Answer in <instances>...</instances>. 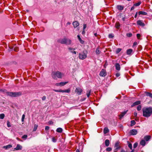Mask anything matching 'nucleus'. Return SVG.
Returning <instances> with one entry per match:
<instances>
[{
    "label": "nucleus",
    "instance_id": "32",
    "mask_svg": "<svg viewBox=\"0 0 152 152\" xmlns=\"http://www.w3.org/2000/svg\"><path fill=\"white\" fill-rule=\"evenodd\" d=\"M38 126V125H36V124H34V128L33 129V131H34V132L36 131V130L37 129Z\"/></svg>",
    "mask_w": 152,
    "mask_h": 152
},
{
    "label": "nucleus",
    "instance_id": "61",
    "mask_svg": "<svg viewBox=\"0 0 152 152\" xmlns=\"http://www.w3.org/2000/svg\"><path fill=\"white\" fill-rule=\"evenodd\" d=\"M115 146H116V147H116V149H118V148H118V147L117 146L116 144H115Z\"/></svg>",
    "mask_w": 152,
    "mask_h": 152
},
{
    "label": "nucleus",
    "instance_id": "53",
    "mask_svg": "<svg viewBox=\"0 0 152 152\" xmlns=\"http://www.w3.org/2000/svg\"><path fill=\"white\" fill-rule=\"evenodd\" d=\"M48 123L50 125L53 124V122L51 121H50L48 122Z\"/></svg>",
    "mask_w": 152,
    "mask_h": 152
},
{
    "label": "nucleus",
    "instance_id": "47",
    "mask_svg": "<svg viewBox=\"0 0 152 152\" xmlns=\"http://www.w3.org/2000/svg\"><path fill=\"white\" fill-rule=\"evenodd\" d=\"M68 50H73L74 51L75 50V48H72L71 47H69L68 48Z\"/></svg>",
    "mask_w": 152,
    "mask_h": 152
},
{
    "label": "nucleus",
    "instance_id": "50",
    "mask_svg": "<svg viewBox=\"0 0 152 152\" xmlns=\"http://www.w3.org/2000/svg\"><path fill=\"white\" fill-rule=\"evenodd\" d=\"M137 38L138 39H139L140 37V34H137Z\"/></svg>",
    "mask_w": 152,
    "mask_h": 152
},
{
    "label": "nucleus",
    "instance_id": "7",
    "mask_svg": "<svg viewBox=\"0 0 152 152\" xmlns=\"http://www.w3.org/2000/svg\"><path fill=\"white\" fill-rule=\"evenodd\" d=\"M106 75V72L104 69H102L99 73V75L102 77H104Z\"/></svg>",
    "mask_w": 152,
    "mask_h": 152
},
{
    "label": "nucleus",
    "instance_id": "46",
    "mask_svg": "<svg viewBox=\"0 0 152 152\" xmlns=\"http://www.w3.org/2000/svg\"><path fill=\"white\" fill-rule=\"evenodd\" d=\"M52 141L53 142H55L56 141V139L54 137L52 139Z\"/></svg>",
    "mask_w": 152,
    "mask_h": 152
},
{
    "label": "nucleus",
    "instance_id": "51",
    "mask_svg": "<svg viewBox=\"0 0 152 152\" xmlns=\"http://www.w3.org/2000/svg\"><path fill=\"white\" fill-rule=\"evenodd\" d=\"M46 98V96H43L42 98V100H45Z\"/></svg>",
    "mask_w": 152,
    "mask_h": 152
},
{
    "label": "nucleus",
    "instance_id": "58",
    "mask_svg": "<svg viewBox=\"0 0 152 152\" xmlns=\"http://www.w3.org/2000/svg\"><path fill=\"white\" fill-rule=\"evenodd\" d=\"M134 7H131V10H134Z\"/></svg>",
    "mask_w": 152,
    "mask_h": 152
},
{
    "label": "nucleus",
    "instance_id": "40",
    "mask_svg": "<svg viewBox=\"0 0 152 152\" xmlns=\"http://www.w3.org/2000/svg\"><path fill=\"white\" fill-rule=\"evenodd\" d=\"M69 51L72 54H76V52L75 51L73 50H69Z\"/></svg>",
    "mask_w": 152,
    "mask_h": 152
},
{
    "label": "nucleus",
    "instance_id": "49",
    "mask_svg": "<svg viewBox=\"0 0 152 152\" xmlns=\"http://www.w3.org/2000/svg\"><path fill=\"white\" fill-rule=\"evenodd\" d=\"M49 128H50V127L49 126H46L45 127V130L46 131H47V130H49Z\"/></svg>",
    "mask_w": 152,
    "mask_h": 152
},
{
    "label": "nucleus",
    "instance_id": "27",
    "mask_svg": "<svg viewBox=\"0 0 152 152\" xmlns=\"http://www.w3.org/2000/svg\"><path fill=\"white\" fill-rule=\"evenodd\" d=\"M127 143L128 144V146L130 148L131 150L132 149V144H131L128 141Z\"/></svg>",
    "mask_w": 152,
    "mask_h": 152
},
{
    "label": "nucleus",
    "instance_id": "9",
    "mask_svg": "<svg viewBox=\"0 0 152 152\" xmlns=\"http://www.w3.org/2000/svg\"><path fill=\"white\" fill-rule=\"evenodd\" d=\"M68 82H61L60 83H57L56 84V85L57 86H63L66 83Z\"/></svg>",
    "mask_w": 152,
    "mask_h": 152
},
{
    "label": "nucleus",
    "instance_id": "13",
    "mask_svg": "<svg viewBox=\"0 0 152 152\" xmlns=\"http://www.w3.org/2000/svg\"><path fill=\"white\" fill-rule=\"evenodd\" d=\"M127 110L121 113V114L119 115V117L120 119L126 113Z\"/></svg>",
    "mask_w": 152,
    "mask_h": 152
},
{
    "label": "nucleus",
    "instance_id": "57",
    "mask_svg": "<svg viewBox=\"0 0 152 152\" xmlns=\"http://www.w3.org/2000/svg\"><path fill=\"white\" fill-rule=\"evenodd\" d=\"M137 12H136V14L134 16V17L136 18L137 16Z\"/></svg>",
    "mask_w": 152,
    "mask_h": 152
},
{
    "label": "nucleus",
    "instance_id": "62",
    "mask_svg": "<svg viewBox=\"0 0 152 152\" xmlns=\"http://www.w3.org/2000/svg\"><path fill=\"white\" fill-rule=\"evenodd\" d=\"M94 36H95L96 37L97 35V33H95V34H94Z\"/></svg>",
    "mask_w": 152,
    "mask_h": 152
},
{
    "label": "nucleus",
    "instance_id": "6",
    "mask_svg": "<svg viewBox=\"0 0 152 152\" xmlns=\"http://www.w3.org/2000/svg\"><path fill=\"white\" fill-rule=\"evenodd\" d=\"M75 93L78 95H80L83 91L82 89L79 88H77L75 91Z\"/></svg>",
    "mask_w": 152,
    "mask_h": 152
},
{
    "label": "nucleus",
    "instance_id": "54",
    "mask_svg": "<svg viewBox=\"0 0 152 152\" xmlns=\"http://www.w3.org/2000/svg\"><path fill=\"white\" fill-rule=\"evenodd\" d=\"M116 76L117 77H118L120 76V74L118 73H117L116 74Z\"/></svg>",
    "mask_w": 152,
    "mask_h": 152
},
{
    "label": "nucleus",
    "instance_id": "45",
    "mask_svg": "<svg viewBox=\"0 0 152 152\" xmlns=\"http://www.w3.org/2000/svg\"><path fill=\"white\" fill-rule=\"evenodd\" d=\"M114 37V36L112 34H110L109 35V37L110 38H113Z\"/></svg>",
    "mask_w": 152,
    "mask_h": 152
},
{
    "label": "nucleus",
    "instance_id": "14",
    "mask_svg": "<svg viewBox=\"0 0 152 152\" xmlns=\"http://www.w3.org/2000/svg\"><path fill=\"white\" fill-rule=\"evenodd\" d=\"M22 148V146L20 144H18L16 147L15 148L16 150H21Z\"/></svg>",
    "mask_w": 152,
    "mask_h": 152
},
{
    "label": "nucleus",
    "instance_id": "44",
    "mask_svg": "<svg viewBox=\"0 0 152 152\" xmlns=\"http://www.w3.org/2000/svg\"><path fill=\"white\" fill-rule=\"evenodd\" d=\"M53 91L56 92H62V90H54Z\"/></svg>",
    "mask_w": 152,
    "mask_h": 152
},
{
    "label": "nucleus",
    "instance_id": "10",
    "mask_svg": "<svg viewBox=\"0 0 152 152\" xmlns=\"http://www.w3.org/2000/svg\"><path fill=\"white\" fill-rule=\"evenodd\" d=\"M137 24L138 25L144 26H145V24L141 20H138L137 22Z\"/></svg>",
    "mask_w": 152,
    "mask_h": 152
},
{
    "label": "nucleus",
    "instance_id": "2",
    "mask_svg": "<svg viewBox=\"0 0 152 152\" xmlns=\"http://www.w3.org/2000/svg\"><path fill=\"white\" fill-rule=\"evenodd\" d=\"M63 75V73L59 71L53 72L52 74V77L54 79H56V77L61 78Z\"/></svg>",
    "mask_w": 152,
    "mask_h": 152
},
{
    "label": "nucleus",
    "instance_id": "29",
    "mask_svg": "<svg viewBox=\"0 0 152 152\" xmlns=\"http://www.w3.org/2000/svg\"><path fill=\"white\" fill-rule=\"evenodd\" d=\"M70 89H68L67 90H62V92H65V93H69L70 92Z\"/></svg>",
    "mask_w": 152,
    "mask_h": 152
},
{
    "label": "nucleus",
    "instance_id": "8",
    "mask_svg": "<svg viewBox=\"0 0 152 152\" xmlns=\"http://www.w3.org/2000/svg\"><path fill=\"white\" fill-rule=\"evenodd\" d=\"M137 131L136 129H133L130 131V133L132 135H135L137 133Z\"/></svg>",
    "mask_w": 152,
    "mask_h": 152
},
{
    "label": "nucleus",
    "instance_id": "18",
    "mask_svg": "<svg viewBox=\"0 0 152 152\" xmlns=\"http://www.w3.org/2000/svg\"><path fill=\"white\" fill-rule=\"evenodd\" d=\"M151 138V136H145L144 137V139L145 140L148 141Z\"/></svg>",
    "mask_w": 152,
    "mask_h": 152
},
{
    "label": "nucleus",
    "instance_id": "11",
    "mask_svg": "<svg viewBox=\"0 0 152 152\" xmlns=\"http://www.w3.org/2000/svg\"><path fill=\"white\" fill-rule=\"evenodd\" d=\"M72 24L73 25L74 27L75 28L77 27V26H79V23L77 21H75V22H73Z\"/></svg>",
    "mask_w": 152,
    "mask_h": 152
},
{
    "label": "nucleus",
    "instance_id": "38",
    "mask_svg": "<svg viewBox=\"0 0 152 152\" xmlns=\"http://www.w3.org/2000/svg\"><path fill=\"white\" fill-rule=\"evenodd\" d=\"M7 126L8 127H10L11 126L10 122L9 121H7Z\"/></svg>",
    "mask_w": 152,
    "mask_h": 152
},
{
    "label": "nucleus",
    "instance_id": "5",
    "mask_svg": "<svg viewBox=\"0 0 152 152\" xmlns=\"http://www.w3.org/2000/svg\"><path fill=\"white\" fill-rule=\"evenodd\" d=\"M87 52L86 50H84L82 52L79 54V58L81 60H83L87 57Z\"/></svg>",
    "mask_w": 152,
    "mask_h": 152
},
{
    "label": "nucleus",
    "instance_id": "63",
    "mask_svg": "<svg viewBox=\"0 0 152 152\" xmlns=\"http://www.w3.org/2000/svg\"><path fill=\"white\" fill-rule=\"evenodd\" d=\"M134 150L132 149V151L130 152H134Z\"/></svg>",
    "mask_w": 152,
    "mask_h": 152
},
{
    "label": "nucleus",
    "instance_id": "30",
    "mask_svg": "<svg viewBox=\"0 0 152 152\" xmlns=\"http://www.w3.org/2000/svg\"><path fill=\"white\" fill-rule=\"evenodd\" d=\"M12 147V146L11 145H7L4 146L3 147V148L6 149H7L8 148H10Z\"/></svg>",
    "mask_w": 152,
    "mask_h": 152
},
{
    "label": "nucleus",
    "instance_id": "4",
    "mask_svg": "<svg viewBox=\"0 0 152 152\" xmlns=\"http://www.w3.org/2000/svg\"><path fill=\"white\" fill-rule=\"evenodd\" d=\"M7 95L11 97H17L20 96L21 95V93L20 92H7Z\"/></svg>",
    "mask_w": 152,
    "mask_h": 152
},
{
    "label": "nucleus",
    "instance_id": "3",
    "mask_svg": "<svg viewBox=\"0 0 152 152\" xmlns=\"http://www.w3.org/2000/svg\"><path fill=\"white\" fill-rule=\"evenodd\" d=\"M58 42L62 44L67 45H70L71 43V41L70 39L66 38L59 39Z\"/></svg>",
    "mask_w": 152,
    "mask_h": 152
},
{
    "label": "nucleus",
    "instance_id": "21",
    "mask_svg": "<svg viewBox=\"0 0 152 152\" xmlns=\"http://www.w3.org/2000/svg\"><path fill=\"white\" fill-rule=\"evenodd\" d=\"M77 37H78L79 40L80 41V43L82 44H83L84 43V41L81 39L80 35H78L77 36Z\"/></svg>",
    "mask_w": 152,
    "mask_h": 152
},
{
    "label": "nucleus",
    "instance_id": "42",
    "mask_svg": "<svg viewBox=\"0 0 152 152\" xmlns=\"http://www.w3.org/2000/svg\"><path fill=\"white\" fill-rule=\"evenodd\" d=\"M121 50V49L120 48H118L116 51L117 53H118L120 52Z\"/></svg>",
    "mask_w": 152,
    "mask_h": 152
},
{
    "label": "nucleus",
    "instance_id": "55",
    "mask_svg": "<svg viewBox=\"0 0 152 152\" xmlns=\"http://www.w3.org/2000/svg\"><path fill=\"white\" fill-rule=\"evenodd\" d=\"M137 113L136 112H135L134 113V115L135 117H136L137 116Z\"/></svg>",
    "mask_w": 152,
    "mask_h": 152
},
{
    "label": "nucleus",
    "instance_id": "31",
    "mask_svg": "<svg viewBox=\"0 0 152 152\" xmlns=\"http://www.w3.org/2000/svg\"><path fill=\"white\" fill-rule=\"evenodd\" d=\"M101 52L99 50V48H98L96 50V54H99Z\"/></svg>",
    "mask_w": 152,
    "mask_h": 152
},
{
    "label": "nucleus",
    "instance_id": "48",
    "mask_svg": "<svg viewBox=\"0 0 152 152\" xmlns=\"http://www.w3.org/2000/svg\"><path fill=\"white\" fill-rule=\"evenodd\" d=\"M25 117V115L24 114H23L22 116V121L23 122L24 121V119Z\"/></svg>",
    "mask_w": 152,
    "mask_h": 152
},
{
    "label": "nucleus",
    "instance_id": "59",
    "mask_svg": "<svg viewBox=\"0 0 152 152\" xmlns=\"http://www.w3.org/2000/svg\"><path fill=\"white\" fill-rule=\"evenodd\" d=\"M71 24V23L69 22H68L67 23H66V25H69L70 24Z\"/></svg>",
    "mask_w": 152,
    "mask_h": 152
},
{
    "label": "nucleus",
    "instance_id": "64",
    "mask_svg": "<svg viewBox=\"0 0 152 152\" xmlns=\"http://www.w3.org/2000/svg\"><path fill=\"white\" fill-rule=\"evenodd\" d=\"M85 33L84 31H83L82 32V34H83V33Z\"/></svg>",
    "mask_w": 152,
    "mask_h": 152
},
{
    "label": "nucleus",
    "instance_id": "26",
    "mask_svg": "<svg viewBox=\"0 0 152 152\" xmlns=\"http://www.w3.org/2000/svg\"><path fill=\"white\" fill-rule=\"evenodd\" d=\"M117 8L118 10H123V9H124L123 7L121 5L117 6Z\"/></svg>",
    "mask_w": 152,
    "mask_h": 152
},
{
    "label": "nucleus",
    "instance_id": "17",
    "mask_svg": "<svg viewBox=\"0 0 152 152\" xmlns=\"http://www.w3.org/2000/svg\"><path fill=\"white\" fill-rule=\"evenodd\" d=\"M139 15H146L147 14V13L142 11H140L138 12Z\"/></svg>",
    "mask_w": 152,
    "mask_h": 152
},
{
    "label": "nucleus",
    "instance_id": "19",
    "mask_svg": "<svg viewBox=\"0 0 152 152\" xmlns=\"http://www.w3.org/2000/svg\"><path fill=\"white\" fill-rule=\"evenodd\" d=\"M105 144L106 146L108 147L110 144L109 140H106L105 141Z\"/></svg>",
    "mask_w": 152,
    "mask_h": 152
},
{
    "label": "nucleus",
    "instance_id": "56",
    "mask_svg": "<svg viewBox=\"0 0 152 152\" xmlns=\"http://www.w3.org/2000/svg\"><path fill=\"white\" fill-rule=\"evenodd\" d=\"M137 42H134V44H133V45L134 46V45H137Z\"/></svg>",
    "mask_w": 152,
    "mask_h": 152
},
{
    "label": "nucleus",
    "instance_id": "12",
    "mask_svg": "<svg viewBox=\"0 0 152 152\" xmlns=\"http://www.w3.org/2000/svg\"><path fill=\"white\" fill-rule=\"evenodd\" d=\"M115 69L118 70L119 71L120 70L121 67L120 64L118 63H116L115 64Z\"/></svg>",
    "mask_w": 152,
    "mask_h": 152
},
{
    "label": "nucleus",
    "instance_id": "1",
    "mask_svg": "<svg viewBox=\"0 0 152 152\" xmlns=\"http://www.w3.org/2000/svg\"><path fill=\"white\" fill-rule=\"evenodd\" d=\"M143 116L145 117H148L152 114V107H145L142 109Z\"/></svg>",
    "mask_w": 152,
    "mask_h": 152
},
{
    "label": "nucleus",
    "instance_id": "20",
    "mask_svg": "<svg viewBox=\"0 0 152 152\" xmlns=\"http://www.w3.org/2000/svg\"><path fill=\"white\" fill-rule=\"evenodd\" d=\"M120 26V24L119 22H116L115 25V27L117 29H119Z\"/></svg>",
    "mask_w": 152,
    "mask_h": 152
},
{
    "label": "nucleus",
    "instance_id": "34",
    "mask_svg": "<svg viewBox=\"0 0 152 152\" xmlns=\"http://www.w3.org/2000/svg\"><path fill=\"white\" fill-rule=\"evenodd\" d=\"M141 106L140 105H139L137 107V109L138 110L140 111L141 110Z\"/></svg>",
    "mask_w": 152,
    "mask_h": 152
},
{
    "label": "nucleus",
    "instance_id": "23",
    "mask_svg": "<svg viewBox=\"0 0 152 152\" xmlns=\"http://www.w3.org/2000/svg\"><path fill=\"white\" fill-rule=\"evenodd\" d=\"M145 94L147 96H149L150 97L152 98V94L150 93L145 92Z\"/></svg>",
    "mask_w": 152,
    "mask_h": 152
},
{
    "label": "nucleus",
    "instance_id": "37",
    "mask_svg": "<svg viewBox=\"0 0 152 152\" xmlns=\"http://www.w3.org/2000/svg\"><path fill=\"white\" fill-rule=\"evenodd\" d=\"M138 145V143L137 142H135L134 143V144L133 145V148H135L136 147H137Z\"/></svg>",
    "mask_w": 152,
    "mask_h": 152
},
{
    "label": "nucleus",
    "instance_id": "22",
    "mask_svg": "<svg viewBox=\"0 0 152 152\" xmlns=\"http://www.w3.org/2000/svg\"><path fill=\"white\" fill-rule=\"evenodd\" d=\"M109 132V130L107 127H105L104 129V134H106L108 133Z\"/></svg>",
    "mask_w": 152,
    "mask_h": 152
},
{
    "label": "nucleus",
    "instance_id": "43",
    "mask_svg": "<svg viewBox=\"0 0 152 152\" xmlns=\"http://www.w3.org/2000/svg\"><path fill=\"white\" fill-rule=\"evenodd\" d=\"M27 137V135H24L22 137V138L23 139H26Z\"/></svg>",
    "mask_w": 152,
    "mask_h": 152
},
{
    "label": "nucleus",
    "instance_id": "15",
    "mask_svg": "<svg viewBox=\"0 0 152 152\" xmlns=\"http://www.w3.org/2000/svg\"><path fill=\"white\" fill-rule=\"evenodd\" d=\"M140 144L143 146H144L145 145L146 142L145 140H142L140 142Z\"/></svg>",
    "mask_w": 152,
    "mask_h": 152
},
{
    "label": "nucleus",
    "instance_id": "28",
    "mask_svg": "<svg viewBox=\"0 0 152 152\" xmlns=\"http://www.w3.org/2000/svg\"><path fill=\"white\" fill-rule=\"evenodd\" d=\"M91 90H88L87 91V93H86V95L88 97L90 94V93H91Z\"/></svg>",
    "mask_w": 152,
    "mask_h": 152
},
{
    "label": "nucleus",
    "instance_id": "24",
    "mask_svg": "<svg viewBox=\"0 0 152 152\" xmlns=\"http://www.w3.org/2000/svg\"><path fill=\"white\" fill-rule=\"evenodd\" d=\"M132 51V49H128L127 50V54L128 55H130L131 54Z\"/></svg>",
    "mask_w": 152,
    "mask_h": 152
},
{
    "label": "nucleus",
    "instance_id": "33",
    "mask_svg": "<svg viewBox=\"0 0 152 152\" xmlns=\"http://www.w3.org/2000/svg\"><path fill=\"white\" fill-rule=\"evenodd\" d=\"M4 114H0V119H3L4 117Z\"/></svg>",
    "mask_w": 152,
    "mask_h": 152
},
{
    "label": "nucleus",
    "instance_id": "60",
    "mask_svg": "<svg viewBox=\"0 0 152 152\" xmlns=\"http://www.w3.org/2000/svg\"><path fill=\"white\" fill-rule=\"evenodd\" d=\"M76 152H80L79 150L78 149H77L76 151Z\"/></svg>",
    "mask_w": 152,
    "mask_h": 152
},
{
    "label": "nucleus",
    "instance_id": "16",
    "mask_svg": "<svg viewBox=\"0 0 152 152\" xmlns=\"http://www.w3.org/2000/svg\"><path fill=\"white\" fill-rule=\"evenodd\" d=\"M140 103V102L139 101H137L134 103L131 106L132 107H133L134 106L137 105H139Z\"/></svg>",
    "mask_w": 152,
    "mask_h": 152
},
{
    "label": "nucleus",
    "instance_id": "41",
    "mask_svg": "<svg viewBox=\"0 0 152 152\" xmlns=\"http://www.w3.org/2000/svg\"><path fill=\"white\" fill-rule=\"evenodd\" d=\"M141 3L140 2H138L137 3H136L135 4H134V5L135 6H138L140 5Z\"/></svg>",
    "mask_w": 152,
    "mask_h": 152
},
{
    "label": "nucleus",
    "instance_id": "35",
    "mask_svg": "<svg viewBox=\"0 0 152 152\" xmlns=\"http://www.w3.org/2000/svg\"><path fill=\"white\" fill-rule=\"evenodd\" d=\"M112 150V149L110 147H108L106 149V150L107 151H110Z\"/></svg>",
    "mask_w": 152,
    "mask_h": 152
},
{
    "label": "nucleus",
    "instance_id": "36",
    "mask_svg": "<svg viewBox=\"0 0 152 152\" xmlns=\"http://www.w3.org/2000/svg\"><path fill=\"white\" fill-rule=\"evenodd\" d=\"M131 122L132 125H134L136 124L134 120L131 121Z\"/></svg>",
    "mask_w": 152,
    "mask_h": 152
},
{
    "label": "nucleus",
    "instance_id": "25",
    "mask_svg": "<svg viewBox=\"0 0 152 152\" xmlns=\"http://www.w3.org/2000/svg\"><path fill=\"white\" fill-rule=\"evenodd\" d=\"M63 131L62 129L61 128H58L56 130L57 132L59 133H61Z\"/></svg>",
    "mask_w": 152,
    "mask_h": 152
},
{
    "label": "nucleus",
    "instance_id": "52",
    "mask_svg": "<svg viewBox=\"0 0 152 152\" xmlns=\"http://www.w3.org/2000/svg\"><path fill=\"white\" fill-rule=\"evenodd\" d=\"M83 30H84L86 28V25L84 24H83Z\"/></svg>",
    "mask_w": 152,
    "mask_h": 152
},
{
    "label": "nucleus",
    "instance_id": "39",
    "mask_svg": "<svg viewBox=\"0 0 152 152\" xmlns=\"http://www.w3.org/2000/svg\"><path fill=\"white\" fill-rule=\"evenodd\" d=\"M132 35V34L131 33H128L126 34V36L129 37H131Z\"/></svg>",
    "mask_w": 152,
    "mask_h": 152
}]
</instances>
